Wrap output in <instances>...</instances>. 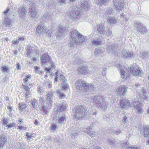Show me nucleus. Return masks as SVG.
Returning a JSON list of instances; mask_svg holds the SVG:
<instances>
[{
  "label": "nucleus",
  "mask_w": 149,
  "mask_h": 149,
  "mask_svg": "<svg viewBox=\"0 0 149 149\" xmlns=\"http://www.w3.org/2000/svg\"><path fill=\"white\" fill-rule=\"evenodd\" d=\"M40 67H37V66H35L34 68V70L35 71L37 72V73H38L39 74V71H40Z\"/></svg>",
  "instance_id": "obj_53"
},
{
  "label": "nucleus",
  "mask_w": 149,
  "mask_h": 149,
  "mask_svg": "<svg viewBox=\"0 0 149 149\" xmlns=\"http://www.w3.org/2000/svg\"><path fill=\"white\" fill-rule=\"evenodd\" d=\"M77 70L81 74H90L91 72L88 69V67L84 66H80Z\"/></svg>",
  "instance_id": "obj_11"
},
{
  "label": "nucleus",
  "mask_w": 149,
  "mask_h": 149,
  "mask_svg": "<svg viewBox=\"0 0 149 149\" xmlns=\"http://www.w3.org/2000/svg\"><path fill=\"white\" fill-rule=\"evenodd\" d=\"M121 67L120 70L121 77L123 80H126L129 77L130 73L134 76L140 75L141 73L138 66L136 68L133 65L130 68H128V69L125 68L124 67H122V66Z\"/></svg>",
  "instance_id": "obj_2"
},
{
  "label": "nucleus",
  "mask_w": 149,
  "mask_h": 149,
  "mask_svg": "<svg viewBox=\"0 0 149 149\" xmlns=\"http://www.w3.org/2000/svg\"><path fill=\"white\" fill-rule=\"evenodd\" d=\"M18 12L19 14V16L21 18H22L24 16L26 10L23 6L20 7L18 9Z\"/></svg>",
  "instance_id": "obj_24"
},
{
  "label": "nucleus",
  "mask_w": 149,
  "mask_h": 149,
  "mask_svg": "<svg viewBox=\"0 0 149 149\" xmlns=\"http://www.w3.org/2000/svg\"><path fill=\"white\" fill-rule=\"evenodd\" d=\"M127 149H139V148L138 147L132 146L128 147Z\"/></svg>",
  "instance_id": "obj_59"
},
{
  "label": "nucleus",
  "mask_w": 149,
  "mask_h": 149,
  "mask_svg": "<svg viewBox=\"0 0 149 149\" xmlns=\"http://www.w3.org/2000/svg\"><path fill=\"white\" fill-rule=\"evenodd\" d=\"M92 43L96 46H98L102 43V41L100 39L97 40H93L91 41Z\"/></svg>",
  "instance_id": "obj_30"
},
{
  "label": "nucleus",
  "mask_w": 149,
  "mask_h": 149,
  "mask_svg": "<svg viewBox=\"0 0 149 149\" xmlns=\"http://www.w3.org/2000/svg\"><path fill=\"white\" fill-rule=\"evenodd\" d=\"M23 88L28 92H29L30 88L27 86H25L24 85H22Z\"/></svg>",
  "instance_id": "obj_51"
},
{
  "label": "nucleus",
  "mask_w": 149,
  "mask_h": 149,
  "mask_svg": "<svg viewBox=\"0 0 149 149\" xmlns=\"http://www.w3.org/2000/svg\"><path fill=\"white\" fill-rule=\"evenodd\" d=\"M66 116L64 115L58 119V122L60 124H63L65 123Z\"/></svg>",
  "instance_id": "obj_29"
},
{
  "label": "nucleus",
  "mask_w": 149,
  "mask_h": 149,
  "mask_svg": "<svg viewBox=\"0 0 149 149\" xmlns=\"http://www.w3.org/2000/svg\"><path fill=\"white\" fill-rule=\"evenodd\" d=\"M10 9L9 8L7 7L6 9L3 12L5 16H6L7 15L9 12L10 11Z\"/></svg>",
  "instance_id": "obj_48"
},
{
  "label": "nucleus",
  "mask_w": 149,
  "mask_h": 149,
  "mask_svg": "<svg viewBox=\"0 0 149 149\" xmlns=\"http://www.w3.org/2000/svg\"><path fill=\"white\" fill-rule=\"evenodd\" d=\"M40 109L41 111H43V114L45 115L47 114V108L45 105H42Z\"/></svg>",
  "instance_id": "obj_38"
},
{
  "label": "nucleus",
  "mask_w": 149,
  "mask_h": 149,
  "mask_svg": "<svg viewBox=\"0 0 149 149\" xmlns=\"http://www.w3.org/2000/svg\"><path fill=\"white\" fill-rule=\"evenodd\" d=\"M121 106L124 108L130 107L131 106V104L129 101L125 99L121 100L120 102Z\"/></svg>",
  "instance_id": "obj_18"
},
{
  "label": "nucleus",
  "mask_w": 149,
  "mask_h": 149,
  "mask_svg": "<svg viewBox=\"0 0 149 149\" xmlns=\"http://www.w3.org/2000/svg\"><path fill=\"white\" fill-rule=\"evenodd\" d=\"M70 133L71 134V136L72 139L76 138L78 136L77 132L74 130L71 131Z\"/></svg>",
  "instance_id": "obj_33"
},
{
  "label": "nucleus",
  "mask_w": 149,
  "mask_h": 149,
  "mask_svg": "<svg viewBox=\"0 0 149 149\" xmlns=\"http://www.w3.org/2000/svg\"><path fill=\"white\" fill-rule=\"evenodd\" d=\"M108 0H95V2L97 4L103 5L107 2Z\"/></svg>",
  "instance_id": "obj_37"
},
{
  "label": "nucleus",
  "mask_w": 149,
  "mask_h": 149,
  "mask_svg": "<svg viewBox=\"0 0 149 149\" xmlns=\"http://www.w3.org/2000/svg\"><path fill=\"white\" fill-rule=\"evenodd\" d=\"M76 89L79 91L85 92L90 91L95 89L94 86L92 84L86 83L82 80L78 79L75 82Z\"/></svg>",
  "instance_id": "obj_3"
},
{
  "label": "nucleus",
  "mask_w": 149,
  "mask_h": 149,
  "mask_svg": "<svg viewBox=\"0 0 149 149\" xmlns=\"http://www.w3.org/2000/svg\"><path fill=\"white\" fill-rule=\"evenodd\" d=\"M106 35L108 37H111L112 35V32L111 31V29L110 28H109L108 29V31L106 33Z\"/></svg>",
  "instance_id": "obj_46"
},
{
  "label": "nucleus",
  "mask_w": 149,
  "mask_h": 149,
  "mask_svg": "<svg viewBox=\"0 0 149 149\" xmlns=\"http://www.w3.org/2000/svg\"><path fill=\"white\" fill-rule=\"evenodd\" d=\"M92 98L93 102L96 107L102 110L105 109L106 104L103 96L96 95Z\"/></svg>",
  "instance_id": "obj_5"
},
{
  "label": "nucleus",
  "mask_w": 149,
  "mask_h": 149,
  "mask_svg": "<svg viewBox=\"0 0 149 149\" xmlns=\"http://www.w3.org/2000/svg\"><path fill=\"white\" fill-rule=\"evenodd\" d=\"M122 121L124 123H127L128 122L127 118L126 116H125L123 118Z\"/></svg>",
  "instance_id": "obj_50"
},
{
  "label": "nucleus",
  "mask_w": 149,
  "mask_h": 149,
  "mask_svg": "<svg viewBox=\"0 0 149 149\" xmlns=\"http://www.w3.org/2000/svg\"><path fill=\"white\" fill-rule=\"evenodd\" d=\"M90 4L88 1H85L81 3L80 6L81 8L85 10H88L90 7Z\"/></svg>",
  "instance_id": "obj_23"
},
{
  "label": "nucleus",
  "mask_w": 149,
  "mask_h": 149,
  "mask_svg": "<svg viewBox=\"0 0 149 149\" xmlns=\"http://www.w3.org/2000/svg\"><path fill=\"white\" fill-rule=\"evenodd\" d=\"M12 42L14 45H15L19 43V41L17 40V39L16 40H13L12 41Z\"/></svg>",
  "instance_id": "obj_60"
},
{
  "label": "nucleus",
  "mask_w": 149,
  "mask_h": 149,
  "mask_svg": "<svg viewBox=\"0 0 149 149\" xmlns=\"http://www.w3.org/2000/svg\"><path fill=\"white\" fill-rule=\"evenodd\" d=\"M70 41L69 45L70 47L85 42L86 37L77 31L74 30L70 32Z\"/></svg>",
  "instance_id": "obj_1"
},
{
  "label": "nucleus",
  "mask_w": 149,
  "mask_h": 149,
  "mask_svg": "<svg viewBox=\"0 0 149 149\" xmlns=\"http://www.w3.org/2000/svg\"><path fill=\"white\" fill-rule=\"evenodd\" d=\"M8 70V67L7 66H3L2 68V71L3 72H7Z\"/></svg>",
  "instance_id": "obj_47"
},
{
  "label": "nucleus",
  "mask_w": 149,
  "mask_h": 149,
  "mask_svg": "<svg viewBox=\"0 0 149 149\" xmlns=\"http://www.w3.org/2000/svg\"><path fill=\"white\" fill-rule=\"evenodd\" d=\"M54 93V91L52 90H51L48 92L47 93L46 102L49 106H51L52 104V99H53V96Z\"/></svg>",
  "instance_id": "obj_7"
},
{
  "label": "nucleus",
  "mask_w": 149,
  "mask_h": 149,
  "mask_svg": "<svg viewBox=\"0 0 149 149\" xmlns=\"http://www.w3.org/2000/svg\"><path fill=\"white\" fill-rule=\"evenodd\" d=\"M122 131L119 129L116 130H113L112 132V133H113V134H116V135H118Z\"/></svg>",
  "instance_id": "obj_43"
},
{
  "label": "nucleus",
  "mask_w": 149,
  "mask_h": 149,
  "mask_svg": "<svg viewBox=\"0 0 149 149\" xmlns=\"http://www.w3.org/2000/svg\"><path fill=\"white\" fill-rule=\"evenodd\" d=\"M46 86L48 87V88H51L52 86V82L50 81H48L47 82H46Z\"/></svg>",
  "instance_id": "obj_49"
},
{
  "label": "nucleus",
  "mask_w": 149,
  "mask_h": 149,
  "mask_svg": "<svg viewBox=\"0 0 149 149\" xmlns=\"http://www.w3.org/2000/svg\"><path fill=\"white\" fill-rule=\"evenodd\" d=\"M7 142V139L6 136L1 135L0 138V147H3Z\"/></svg>",
  "instance_id": "obj_22"
},
{
  "label": "nucleus",
  "mask_w": 149,
  "mask_h": 149,
  "mask_svg": "<svg viewBox=\"0 0 149 149\" xmlns=\"http://www.w3.org/2000/svg\"><path fill=\"white\" fill-rule=\"evenodd\" d=\"M141 99H143V100H147L148 99H147V97L144 95H143L141 97Z\"/></svg>",
  "instance_id": "obj_58"
},
{
  "label": "nucleus",
  "mask_w": 149,
  "mask_h": 149,
  "mask_svg": "<svg viewBox=\"0 0 149 149\" xmlns=\"http://www.w3.org/2000/svg\"><path fill=\"white\" fill-rule=\"evenodd\" d=\"M49 63H50V64H51V67H52V68H55V65L54 64V62L52 61V60H51V61H50V62Z\"/></svg>",
  "instance_id": "obj_63"
},
{
  "label": "nucleus",
  "mask_w": 149,
  "mask_h": 149,
  "mask_svg": "<svg viewBox=\"0 0 149 149\" xmlns=\"http://www.w3.org/2000/svg\"><path fill=\"white\" fill-rule=\"evenodd\" d=\"M107 49L109 53H114L116 50V47L114 45H111L108 46Z\"/></svg>",
  "instance_id": "obj_27"
},
{
  "label": "nucleus",
  "mask_w": 149,
  "mask_h": 149,
  "mask_svg": "<svg viewBox=\"0 0 149 149\" xmlns=\"http://www.w3.org/2000/svg\"><path fill=\"white\" fill-rule=\"evenodd\" d=\"M15 125V123H10L8 125L6 126L8 127V129L9 128H10L12 127H14Z\"/></svg>",
  "instance_id": "obj_54"
},
{
  "label": "nucleus",
  "mask_w": 149,
  "mask_h": 149,
  "mask_svg": "<svg viewBox=\"0 0 149 149\" xmlns=\"http://www.w3.org/2000/svg\"><path fill=\"white\" fill-rule=\"evenodd\" d=\"M58 93L60 97L59 98L60 99H62L65 97L66 95L65 94L62 93L60 90H58Z\"/></svg>",
  "instance_id": "obj_44"
},
{
  "label": "nucleus",
  "mask_w": 149,
  "mask_h": 149,
  "mask_svg": "<svg viewBox=\"0 0 149 149\" xmlns=\"http://www.w3.org/2000/svg\"><path fill=\"white\" fill-rule=\"evenodd\" d=\"M8 120L9 119L8 118L3 117L2 118L1 122L3 125H6L8 123Z\"/></svg>",
  "instance_id": "obj_39"
},
{
  "label": "nucleus",
  "mask_w": 149,
  "mask_h": 149,
  "mask_svg": "<svg viewBox=\"0 0 149 149\" xmlns=\"http://www.w3.org/2000/svg\"><path fill=\"white\" fill-rule=\"evenodd\" d=\"M103 71L102 72V74L103 76H104L106 74V68H102Z\"/></svg>",
  "instance_id": "obj_56"
},
{
  "label": "nucleus",
  "mask_w": 149,
  "mask_h": 149,
  "mask_svg": "<svg viewBox=\"0 0 149 149\" xmlns=\"http://www.w3.org/2000/svg\"><path fill=\"white\" fill-rule=\"evenodd\" d=\"M68 87V85L67 84H65L62 86V88L63 89H65Z\"/></svg>",
  "instance_id": "obj_64"
},
{
  "label": "nucleus",
  "mask_w": 149,
  "mask_h": 149,
  "mask_svg": "<svg viewBox=\"0 0 149 149\" xmlns=\"http://www.w3.org/2000/svg\"><path fill=\"white\" fill-rule=\"evenodd\" d=\"M103 52V51H102L100 48H97L95 50V55L96 56H97L101 54Z\"/></svg>",
  "instance_id": "obj_35"
},
{
  "label": "nucleus",
  "mask_w": 149,
  "mask_h": 149,
  "mask_svg": "<svg viewBox=\"0 0 149 149\" xmlns=\"http://www.w3.org/2000/svg\"><path fill=\"white\" fill-rule=\"evenodd\" d=\"M31 102L32 107L35 108L37 105V101L35 99L31 100Z\"/></svg>",
  "instance_id": "obj_40"
},
{
  "label": "nucleus",
  "mask_w": 149,
  "mask_h": 149,
  "mask_svg": "<svg viewBox=\"0 0 149 149\" xmlns=\"http://www.w3.org/2000/svg\"><path fill=\"white\" fill-rule=\"evenodd\" d=\"M47 30L46 29L45 27L44 23H41V24L38 25L36 29V31L37 33L39 34H40L43 33H45Z\"/></svg>",
  "instance_id": "obj_14"
},
{
  "label": "nucleus",
  "mask_w": 149,
  "mask_h": 149,
  "mask_svg": "<svg viewBox=\"0 0 149 149\" xmlns=\"http://www.w3.org/2000/svg\"><path fill=\"white\" fill-rule=\"evenodd\" d=\"M141 91L143 94H145L146 93V91L144 88H141Z\"/></svg>",
  "instance_id": "obj_57"
},
{
  "label": "nucleus",
  "mask_w": 149,
  "mask_h": 149,
  "mask_svg": "<svg viewBox=\"0 0 149 149\" xmlns=\"http://www.w3.org/2000/svg\"><path fill=\"white\" fill-rule=\"evenodd\" d=\"M113 10L111 8H109L107 9L106 11H105V14L106 16H108L109 15H111L113 13Z\"/></svg>",
  "instance_id": "obj_36"
},
{
  "label": "nucleus",
  "mask_w": 149,
  "mask_h": 149,
  "mask_svg": "<svg viewBox=\"0 0 149 149\" xmlns=\"http://www.w3.org/2000/svg\"><path fill=\"white\" fill-rule=\"evenodd\" d=\"M82 62V60L79 57H77L74 60V64H80Z\"/></svg>",
  "instance_id": "obj_41"
},
{
  "label": "nucleus",
  "mask_w": 149,
  "mask_h": 149,
  "mask_svg": "<svg viewBox=\"0 0 149 149\" xmlns=\"http://www.w3.org/2000/svg\"><path fill=\"white\" fill-rule=\"evenodd\" d=\"M26 56L29 57L30 56V55L32 52V47L31 46L28 45L26 47Z\"/></svg>",
  "instance_id": "obj_26"
},
{
  "label": "nucleus",
  "mask_w": 149,
  "mask_h": 149,
  "mask_svg": "<svg viewBox=\"0 0 149 149\" xmlns=\"http://www.w3.org/2000/svg\"><path fill=\"white\" fill-rule=\"evenodd\" d=\"M41 59L42 63L44 64L45 63L47 62L49 63L50 61L52 60L51 58L47 53H45L43 54L41 57Z\"/></svg>",
  "instance_id": "obj_17"
},
{
  "label": "nucleus",
  "mask_w": 149,
  "mask_h": 149,
  "mask_svg": "<svg viewBox=\"0 0 149 149\" xmlns=\"http://www.w3.org/2000/svg\"><path fill=\"white\" fill-rule=\"evenodd\" d=\"M26 107V105L24 103H20L19 104V108L20 109H25Z\"/></svg>",
  "instance_id": "obj_42"
},
{
  "label": "nucleus",
  "mask_w": 149,
  "mask_h": 149,
  "mask_svg": "<svg viewBox=\"0 0 149 149\" xmlns=\"http://www.w3.org/2000/svg\"><path fill=\"white\" fill-rule=\"evenodd\" d=\"M66 107V104L65 103H62L58 109L61 112L65 110Z\"/></svg>",
  "instance_id": "obj_32"
},
{
  "label": "nucleus",
  "mask_w": 149,
  "mask_h": 149,
  "mask_svg": "<svg viewBox=\"0 0 149 149\" xmlns=\"http://www.w3.org/2000/svg\"><path fill=\"white\" fill-rule=\"evenodd\" d=\"M107 22L111 24H115L116 21L114 18L108 17L107 18Z\"/></svg>",
  "instance_id": "obj_34"
},
{
  "label": "nucleus",
  "mask_w": 149,
  "mask_h": 149,
  "mask_svg": "<svg viewBox=\"0 0 149 149\" xmlns=\"http://www.w3.org/2000/svg\"><path fill=\"white\" fill-rule=\"evenodd\" d=\"M127 142H124L123 143H122L121 145L123 147V148H127L128 147L127 146Z\"/></svg>",
  "instance_id": "obj_55"
},
{
  "label": "nucleus",
  "mask_w": 149,
  "mask_h": 149,
  "mask_svg": "<svg viewBox=\"0 0 149 149\" xmlns=\"http://www.w3.org/2000/svg\"><path fill=\"white\" fill-rule=\"evenodd\" d=\"M35 4L33 3H31L29 6V10L31 16L35 17L37 15L36 9L35 7Z\"/></svg>",
  "instance_id": "obj_8"
},
{
  "label": "nucleus",
  "mask_w": 149,
  "mask_h": 149,
  "mask_svg": "<svg viewBox=\"0 0 149 149\" xmlns=\"http://www.w3.org/2000/svg\"><path fill=\"white\" fill-rule=\"evenodd\" d=\"M86 111L85 107L82 105H79L75 107L72 111L75 119L81 120L82 118L86 114Z\"/></svg>",
  "instance_id": "obj_4"
},
{
  "label": "nucleus",
  "mask_w": 149,
  "mask_h": 149,
  "mask_svg": "<svg viewBox=\"0 0 149 149\" xmlns=\"http://www.w3.org/2000/svg\"><path fill=\"white\" fill-rule=\"evenodd\" d=\"M121 56L123 58H132L134 57L133 53L128 50H123L122 52Z\"/></svg>",
  "instance_id": "obj_12"
},
{
  "label": "nucleus",
  "mask_w": 149,
  "mask_h": 149,
  "mask_svg": "<svg viewBox=\"0 0 149 149\" xmlns=\"http://www.w3.org/2000/svg\"><path fill=\"white\" fill-rule=\"evenodd\" d=\"M143 132L145 137L149 136V127L147 125L143 126Z\"/></svg>",
  "instance_id": "obj_25"
},
{
  "label": "nucleus",
  "mask_w": 149,
  "mask_h": 149,
  "mask_svg": "<svg viewBox=\"0 0 149 149\" xmlns=\"http://www.w3.org/2000/svg\"><path fill=\"white\" fill-rule=\"evenodd\" d=\"M82 15L81 10L80 9H76L71 11L70 13V17L72 18V19H79Z\"/></svg>",
  "instance_id": "obj_6"
},
{
  "label": "nucleus",
  "mask_w": 149,
  "mask_h": 149,
  "mask_svg": "<svg viewBox=\"0 0 149 149\" xmlns=\"http://www.w3.org/2000/svg\"><path fill=\"white\" fill-rule=\"evenodd\" d=\"M108 142L109 145L111 148L112 147H114L116 145V143L114 141H113L112 140H108Z\"/></svg>",
  "instance_id": "obj_45"
},
{
  "label": "nucleus",
  "mask_w": 149,
  "mask_h": 149,
  "mask_svg": "<svg viewBox=\"0 0 149 149\" xmlns=\"http://www.w3.org/2000/svg\"><path fill=\"white\" fill-rule=\"evenodd\" d=\"M105 27L104 24L102 23L98 24L97 25V30L98 33L100 34L104 35L105 33Z\"/></svg>",
  "instance_id": "obj_16"
},
{
  "label": "nucleus",
  "mask_w": 149,
  "mask_h": 149,
  "mask_svg": "<svg viewBox=\"0 0 149 149\" xmlns=\"http://www.w3.org/2000/svg\"><path fill=\"white\" fill-rule=\"evenodd\" d=\"M64 32L63 29L61 27H58V29L56 33V35L57 36L60 37L61 36Z\"/></svg>",
  "instance_id": "obj_28"
},
{
  "label": "nucleus",
  "mask_w": 149,
  "mask_h": 149,
  "mask_svg": "<svg viewBox=\"0 0 149 149\" xmlns=\"http://www.w3.org/2000/svg\"><path fill=\"white\" fill-rule=\"evenodd\" d=\"M148 56V54L145 52H142L140 53V57L142 58L147 59Z\"/></svg>",
  "instance_id": "obj_31"
},
{
  "label": "nucleus",
  "mask_w": 149,
  "mask_h": 149,
  "mask_svg": "<svg viewBox=\"0 0 149 149\" xmlns=\"http://www.w3.org/2000/svg\"><path fill=\"white\" fill-rule=\"evenodd\" d=\"M134 110L138 114L141 115L143 113V111L142 109L138 104V102H134Z\"/></svg>",
  "instance_id": "obj_15"
},
{
  "label": "nucleus",
  "mask_w": 149,
  "mask_h": 149,
  "mask_svg": "<svg viewBox=\"0 0 149 149\" xmlns=\"http://www.w3.org/2000/svg\"><path fill=\"white\" fill-rule=\"evenodd\" d=\"M12 19L9 18H6L3 22V24L5 27L9 28L12 26Z\"/></svg>",
  "instance_id": "obj_19"
},
{
  "label": "nucleus",
  "mask_w": 149,
  "mask_h": 149,
  "mask_svg": "<svg viewBox=\"0 0 149 149\" xmlns=\"http://www.w3.org/2000/svg\"><path fill=\"white\" fill-rule=\"evenodd\" d=\"M127 88V87L124 85H123L119 87L116 91L118 94L120 95L124 96Z\"/></svg>",
  "instance_id": "obj_9"
},
{
  "label": "nucleus",
  "mask_w": 149,
  "mask_h": 149,
  "mask_svg": "<svg viewBox=\"0 0 149 149\" xmlns=\"http://www.w3.org/2000/svg\"><path fill=\"white\" fill-rule=\"evenodd\" d=\"M115 8L118 10H121L124 7V1L123 0H113Z\"/></svg>",
  "instance_id": "obj_10"
},
{
  "label": "nucleus",
  "mask_w": 149,
  "mask_h": 149,
  "mask_svg": "<svg viewBox=\"0 0 149 149\" xmlns=\"http://www.w3.org/2000/svg\"><path fill=\"white\" fill-rule=\"evenodd\" d=\"M51 129L53 130H56L57 127L55 125H53L51 126Z\"/></svg>",
  "instance_id": "obj_61"
},
{
  "label": "nucleus",
  "mask_w": 149,
  "mask_h": 149,
  "mask_svg": "<svg viewBox=\"0 0 149 149\" xmlns=\"http://www.w3.org/2000/svg\"><path fill=\"white\" fill-rule=\"evenodd\" d=\"M52 14L49 13L45 14L42 17V20L44 22H47L49 20L52 19Z\"/></svg>",
  "instance_id": "obj_20"
},
{
  "label": "nucleus",
  "mask_w": 149,
  "mask_h": 149,
  "mask_svg": "<svg viewBox=\"0 0 149 149\" xmlns=\"http://www.w3.org/2000/svg\"><path fill=\"white\" fill-rule=\"evenodd\" d=\"M60 76L61 81L63 82L64 83L65 81V78L64 76L62 75H61Z\"/></svg>",
  "instance_id": "obj_52"
},
{
  "label": "nucleus",
  "mask_w": 149,
  "mask_h": 149,
  "mask_svg": "<svg viewBox=\"0 0 149 149\" xmlns=\"http://www.w3.org/2000/svg\"><path fill=\"white\" fill-rule=\"evenodd\" d=\"M92 128L88 127L86 129L83 130V132L87 133L91 137H94L96 135V133L92 131Z\"/></svg>",
  "instance_id": "obj_21"
},
{
  "label": "nucleus",
  "mask_w": 149,
  "mask_h": 149,
  "mask_svg": "<svg viewBox=\"0 0 149 149\" xmlns=\"http://www.w3.org/2000/svg\"><path fill=\"white\" fill-rule=\"evenodd\" d=\"M24 37H19V38L18 39V40L19 41H23L24 40Z\"/></svg>",
  "instance_id": "obj_62"
},
{
  "label": "nucleus",
  "mask_w": 149,
  "mask_h": 149,
  "mask_svg": "<svg viewBox=\"0 0 149 149\" xmlns=\"http://www.w3.org/2000/svg\"><path fill=\"white\" fill-rule=\"evenodd\" d=\"M135 26L136 30L141 33H144L146 31V27L139 22H137Z\"/></svg>",
  "instance_id": "obj_13"
}]
</instances>
